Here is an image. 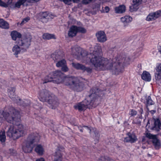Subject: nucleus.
I'll use <instances>...</instances> for the list:
<instances>
[{"instance_id":"473e14b6","label":"nucleus","mask_w":161,"mask_h":161,"mask_svg":"<svg viewBox=\"0 0 161 161\" xmlns=\"http://www.w3.org/2000/svg\"><path fill=\"white\" fill-rule=\"evenodd\" d=\"M146 100L147 103V108L148 110L149 111L148 108V106L153 105L154 104V102L152 100L150 96H148L146 97Z\"/></svg>"},{"instance_id":"864d4df0","label":"nucleus","mask_w":161,"mask_h":161,"mask_svg":"<svg viewBox=\"0 0 161 161\" xmlns=\"http://www.w3.org/2000/svg\"><path fill=\"white\" fill-rule=\"evenodd\" d=\"M139 111L140 112L141 114H142V113H143V110L142 108H140V109L139 110Z\"/></svg>"},{"instance_id":"9b49d317","label":"nucleus","mask_w":161,"mask_h":161,"mask_svg":"<svg viewBox=\"0 0 161 161\" xmlns=\"http://www.w3.org/2000/svg\"><path fill=\"white\" fill-rule=\"evenodd\" d=\"M146 136L150 139L152 140V142L155 148L156 149H159L160 147V142L156 135H153L150 133L147 132L145 134Z\"/></svg>"},{"instance_id":"f257e3e1","label":"nucleus","mask_w":161,"mask_h":161,"mask_svg":"<svg viewBox=\"0 0 161 161\" xmlns=\"http://www.w3.org/2000/svg\"><path fill=\"white\" fill-rule=\"evenodd\" d=\"M92 53L88 54V61L94 65L96 69L99 70H110L115 75L124 70V66L130 60L125 55H117L112 59H108L101 57L102 50L101 46H95Z\"/></svg>"},{"instance_id":"c756f323","label":"nucleus","mask_w":161,"mask_h":161,"mask_svg":"<svg viewBox=\"0 0 161 161\" xmlns=\"http://www.w3.org/2000/svg\"><path fill=\"white\" fill-rule=\"evenodd\" d=\"M11 36L13 40L15 41L17 38H20L21 36V34L16 31H13L11 33Z\"/></svg>"},{"instance_id":"7ed1b4c3","label":"nucleus","mask_w":161,"mask_h":161,"mask_svg":"<svg viewBox=\"0 0 161 161\" xmlns=\"http://www.w3.org/2000/svg\"><path fill=\"white\" fill-rule=\"evenodd\" d=\"M70 80L69 75L63 77V74L60 71L58 70L46 76L43 83L53 81L57 84L63 83L65 85L69 86L70 85Z\"/></svg>"},{"instance_id":"4c0bfd02","label":"nucleus","mask_w":161,"mask_h":161,"mask_svg":"<svg viewBox=\"0 0 161 161\" xmlns=\"http://www.w3.org/2000/svg\"><path fill=\"white\" fill-rule=\"evenodd\" d=\"M98 161H114L113 159L108 157H101L98 160Z\"/></svg>"},{"instance_id":"c85d7f7f","label":"nucleus","mask_w":161,"mask_h":161,"mask_svg":"<svg viewBox=\"0 0 161 161\" xmlns=\"http://www.w3.org/2000/svg\"><path fill=\"white\" fill-rule=\"evenodd\" d=\"M0 28L4 29H8L9 28L8 23L2 19H0Z\"/></svg>"},{"instance_id":"b1692460","label":"nucleus","mask_w":161,"mask_h":161,"mask_svg":"<svg viewBox=\"0 0 161 161\" xmlns=\"http://www.w3.org/2000/svg\"><path fill=\"white\" fill-rule=\"evenodd\" d=\"M13 53L14 55H15L16 57H18V54L22 52L20 47L17 44V45L14 46L12 49Z\"/></svg>"},{"instance_id":"8fccbe9b","label":"nucleus","mask_w":161,"mask_h":161,"mask_svg":"<svg viewBox=\"0 0 161 161\" xmlns=\"http://www.w3.org/2000/svg\"><path fill=\"white\" fill-rule=\"evenodd\" d=\"M36 161H45V160L43 158H41L36 159Z\"/></svg>"},{"instance_id":"49530a36","label":"nucleus","mask_w":161,"mask_h":161,"mask_svg":"<svg viewBox=\"0 0 161 161\" xmlns=\"http://www.w3.org/2000/svg\"><path fill=\"white\" fill-rule=\"evenodd\" d=\"M62 70L64 72H66L68 71V69L66 64H65V65L62 67Z\"/></svg>"},{"instance_id":"6ab92c4d","label":"nucleus","mask_w":161,"mask_h":161,"mask_svg":"<svg viewBox=\"0 0 161 161\" xmlns=\"http://www.w3.org/2000/svg\"><path fill=\"white\" fill-rule=\"evenodd\" d=\"M128 136L125 137L124 140V142H126L134 143L137 140L136 136L134 133H128L127 134Z\"/></svg>"},{"instance_id":"cd10ccee","label":"nucleus","mask_w":161,"mask_h":161,"mask_svg":"<svg viewBox=\"0 0 161 161\" xmlns=\"http://www.w3.org/2000/svg\"><path fill=\"white\" fill-rule=\"evenodd\" d=\"M35 151L39 155H42L43 153L44 150L41 145H38L35 148Z\"/></svg>"},{"instance_id":"37998d69","label":"nucleus","mask_w":161,"mask_h":161,"mask_svg":"<svg viewBox=\"0 0 161 161\" xmlns=\"http://www.w3.org/2000/svg\"><path fill=\"white\" fill-rule=\"evenodd\" d=\"M92 0H82V3L83 4L86 5L91 3Z\"/></svg>"},{"instance_id":"1a4fd4ad","label":"nucleus","mask_w":161,"mask_h":161,"mask_svg":"<svg viewBox=\"0 0 161 161\" xmlns=\"http://www.w3.org/2000/svg\"><path fill=\"white\" fill-rule=\"evenodd\" d=\"M31 40V36L25 37L21 39H19L17 41V44L21 47L22 52L26 50L30 45Z\"/></svg>"},{"instance_id":"6e6d98bb","label":"nucleus","mask_w":161,"mask_h":161,"mask_svg":"<svg viewBox=\"0 0 161 161\" xmlns=\"http://www.w3.org/2000/svg\"><path fill=\"white\" fill-rule=\"evenodd\" d=\"M148 156H149V157H150L151 156V155L150 154H147Z\"/></svg>"},{"instance_id":"4468645a","label":"nucleus","mask_w":161,"mask_h":161,"mask_svg":"<svg viewBox=\"0 0 161 161\" xmlns=\"http://www.w3.org/2000/svg\"><path fill=\"white\" fill-rule=\"evenodd\" d=\"M86 31V30L83 27L72 26H71V37L75 36L77 32L85 33Z\"/></svg>"},{"instance_id":"72a5a7b5","label":"nucleus","mask_w":161,"mask_h":161,"mask_svg":"<svg viewBox=\"0 0 161 161\" xmlns=\"http://www.w3.org/2000/svg\"><path fill=\"white\" fill-rule=\"evenodd\" d=\"M6 139V136L5 131L4 130L1 131L0 132V141L1 142L4 143Z\"/></svg>"},{"instance_id":"7c9ffc66","label":"nucleus","mask_w":161,"mask_h":161,"mask_svg":"<svg viewBox=\"0 0 161 161\" xmlns=\"http://www.w3.org/2000/svg\"><path fill=\"white\" fill-rule=\"evenodd\" d=\"M115 12L117 13L121 14L124 12L125 10V6L123 5H121L119 7H116L115 8Z\"/></svg>"},{"instance_id":"3c124183","label":"nucleus","mask_w":161,"mask_h":161,"mask_svg":"<svg viewBox=\"0 0 161 161\" xmlns=\"http://www.w3.org/2000/svg\"><path fill=\"white\" fill-rule=\"evenodd\" d=\"M150 113L151 114H154V113H155L156 111L155 110H151V111H149Z\"/></svg>"},{"instance_id":"ddd939ff","label":"nucleus","mask_w":161,"mask_h":161,"mask_svg":"<svg viewBox=\"0 0 161 161\" xmlns=\"http://www.w3.org/2000/svg\"><path fill=\"white\" fill-rule=\"evenodd\" d=\"M64 151V148L63 147L59 146L58 147L53 155V161H63L61 152H63Z\"/></svg>"},{"instance_id":"4d7b16f0","label":"nucleus","mask_w":161,"mask_h":161,"mask_svg":"<svg viewBox=\"0 0 161 161\" xmlns=\"http://www.w3.org/2000/svg\"><path fill=\"white\" fill-rule=\"evenodd\" d=\"M104 1H106V0H103Z\"/></svg>"},{"instance_id":"c9c22d12","label":"nucleus","mask_w":161,"mask_h":161,"mask_svg":"<svg viewBox=\"0 0 161 161\" xmlns=\"http://www.w3.org/2000/svg\"><path fill=\"white\" fill-rule=\"evenodd\" d=\"M66 64V62L65 60L63 59L58 61L56 64V66L58 67H62Z\"/></svg>"},{"instance_id":"58836bf2","label":"nucleus","mask_w":161,"mask_h":161,"mask_svg":"<svg viewBox=\"0 0 161 161\" xmlns=\"http://www.w3.org/2000/svg\"><path fill=\"white\" fill-rule=\"evenodd\" d=\"M82 70L84 71H86L88 73H90L92 72V69L89 67H86L84 66V68L82 69Z\"/></svg>"},{"instance_id":"603ef678","label":"nucleus","mask_w":161,"mask_h":161,"mask_svg":"<svg viewBox=\"0 0 161 161\" xmlns=\"http://www.w3.org/2000/svg\"><path fill=\"white\" fill-rule=\"evenodd\" d=\"M74 3H78L80 1V0H72Z\"/></svg>"},{"instance_id":"f03ea898","label":"nucleus","mask_w":161,"mask_h":161,"mask_svg":"<svg viewBox=\"0 0 161 161\" xmlns=\"http://www.w3.org/2000/svg\"><path fill=\"white\" fill-rule=\"evenodd\" d=\"M91 94L85 100L74 106L75 109L81 111L85 110L86 108H91L95 107L98 104V101L99 96L98 93L99 89L93 87L90 91Z\"/></svg>"},{"instance_id":"6e6552de","label":"nucleus","mask_w":161,"mask_h":161,"mask_svg":"<svg viewBox=\"0 0 161 161\" xmlns=\"http://www.w3.org/2000/svg\"><path fill=\"white\" fill-rule=\"evenodd\" d=\"M72 54L77 59L87 61H88L86 52L80 47H75L72 49ZM72 54V53H71Z\"/></svg>"},{"instance_id":"20e7f679","label":"nucleus","mask_w":161,"mask_h":161,"mask_svg":"<svg viewBox=\"0 0 161 161\" xmlns=\"http://www.w3.org/2000/svg\"><path fill=\"white\" fill-rule=\"evenodd\" d=\"M0 114L7 122L12 124L16 125L20 120L19 112L13 107L10 108L8 110L0 111Z\"/></svg>"},{"instance_id":"a211bd4d","label":"nucleus","mask_w":161,"mask_h":161,"mask_svg":"<svg viewBox=\"0 0 161 161\" xmlns=\"http://www.w3.org/2000/svg\"><path fill=\"white\" fill-rule=\"evenodd\" d=\"M142 0H132L131 5L130 7V10L131 12L136 11L139 6L141 4Z\"/></svg>"},{"instance_id":"2eb2a0df","label":"nucleus","mask_w":161,"mask_h":161,"mask_svg":"<svg viewBox=\"0 0 161 161\" xmlns=\"http://www.w3.org/2000/svg\"><path fill=\"white\" fill-rule=\"evenodd\" d=\"M155 79L156 83L160 85L161 84V65L157 66L155 69Z\"/></svg>"},{"instance_id":"79ce46f5","label":"nucleus","mask_w":161,"mask_h":161,"mask_svg":"<svg viewBox=\"0 0 161 161\" xmlns=\"http://www.w3.org/2000/svg\"><path fill=\"white\" fill-rule=\"evenodd\" d=\"M52 57H53V59L55 61H57L58 60V59L60 58V56L58 55L53 54L52 55Z\"/></svg>"},{"instance_id":"39448f33","label":"nucleus","mask_w":161,"mask_h":161,"mask_svg":"<svg viewBox=\"0 0 161 161\" xmlns=\"http://www.w3.org/2000/svg\"><path fill=\"white\" fill-rule=\"evenodd\" d=\"M40 136L37 133H33L30 134L24 142L22 149L25 153H31L36 145V142H38Z\"/></svg>"},{"instance_id":"a19ab883","label":"nucleus","mask_w":161,"mask_h":161,"mask_svg":"<svg viewBox=\"0 0 161 161\" xmlns=\"http://www.w3.org/2000/svg\"><path fill=\"white\" fill-rule=\"evenodd\" d=\"M10 155H14L16 154V151L13 149H10L8 152Z\"/></svg>"},{"instance_id":"f8f14e48","label":"nucleus","mask_w":161,"mask_h":161,"mask_svg":"<svg viewBox=\"0 0 161 161\" xmlns=\"http://www.w3.org/2000/svg\"><path fill=\"white\" fill-rule=\"evenodd\" d=\"M39 18L43 23H46L49 20L53 18V15L47 12H43L39 14Z\"/></svg>"},{"instance_id":"a878e982","label":"nucleus","mask_w":161,"mask_h":161,"mask_svg":"<svg viewBox=\"0 0 161 161\" xmlns=\"http://www.w3.org/2000/svg\"><path fill=\"white\" fill-rule=\"evenodd\" d=\"M142 79L146 81H149L151 80V76L149 73L146 71H144L142 75Z\"/></svg>"},{"instance_id":"de8ad7c7","label":"nucleus","mask_w":161,"mask_h":161,"mask_svg":"<svg viewBox=\"0 0 161 161\" xmlns=\"http://www.w3.org/2000/svg\"><path fill=\"white\" fill-rule=\"evenodd\" d=\"M68 28L69 29V31H68V35H65V37L66 38H67L68 37V36L70 37V27H69V22H68Z\"/></svg>"},{"instance_id":"393cba45","label":"nucleus","mask_w":161,"mask_h":161,"mask_svg":"<svg viewBox=\"0 0 161 161\" xmlns=\"http://www.w3.org/2000/svg\"><path fill=\"white\" fill-rule=\"evenodd\" d=\"M132 18L130 16L126 15L121 18V21L123 23L125 26L128 23L132 21Z\"/></svg>"},{"instance_id":"f3484780","label":"nucleus","mask_w":161,"mask_h":161,"mask_svg":"<svg viewBox=\"0 0 161 161\" xmlns=\"http://www.w3.org/2000/svg\"><path fill=\"white\" fill-rule=\"evenodd\" d=\"M97 40L100 42H104L107 40L105 32L103 31L97 32L96 34Z\"/></svg>"},{"instance_id":"2f4dec72","label":"nucleus","mask_w":161,"mask_h":161,"mask_svg":"<svg viewBox=\"0 0 161 161\" xmlns=\"http://www.w3.org/2000/svg\"><path fill=\"white\" fill-rule=\"evenodd\" d=\"M43 39H56V38L53 34H51L49 33H45L42 36Z\"/></svg>"},{"instance_id":"412c9836","label":"nucleus","mask_w":161,"mask_h":161,"mask_svg":"<svg viewBox=\"0 0 161 161\" xmlns=\"http://www.w3.org/2000/svg\"><path fill=\"white\" fill-rule=\"evenodd\" d=\"M40 0H19L15 3L14 7H15L19 8L20 7L21 5H23L26 1L29 3H33L37 2Z\"/></svg>"},{"instance_id":"c03bdc74","label":"nucleus","mask_w":161,"mask_h":161,"mask_svg":"<svg viewBox=\"0 0 161 161\" xmlns=\"http://www.w3.org/2000/svg\"><path fill=\"white\" fill-rule=\"evenodd\" d=\"M137 114V112L133 110V109H131L130 110V115H131V116H134L135 115H136Z\"/></svg>"},{"instance_id":"e433bc0d","label":"nucleus","mask_w":161,"mask_h":161,"mask_svg":"<svg viewBox=\"0 0 161 161\" xmlns=\"http://www.w3.org/2000/svg\"><path fill=\"white\" fill-rule=\"evenodd\" d=\"M92 132H93L95 134V139L98 141L100 136L99 132L96 128H93L92 129Z\"/></svg>"},{"instance_id":"ea45409f","label":"nucleus","mask_w":161,"mask_h":161,"mask_svg":"<svg viewBox=\"0 0 161 161\" xmlns=\"http://www.w3.org/2000/svg\"><path fill=\"white\" fill-rule=\"evenodd\" d=\"M0 6L4 8H7L8 7V4L1 0H0Z\"/></svg>"},{"instance_id":"09e8293b","label":"nucleus","mask_w":161,"mask_h":161,"mask_svg":"<svg viewBox=\"0 0 161 161\" xmlns=\"http://www.w3.org/2000/svg\"><path fill=\"white\" fill-rule=\"evenodd\" d=\"M109 10V7L106 6L104 8V12L106 13H108Z\"/></svg>"},{"instance_id":"9d476101","label":"nucleus","mask_w":161,"mask_h":161,"mask_svg":"<svg viewBox=\"0 0 161 161\" xmlns=\"http://www.w3.org/2000/svg\"><path fill=\"white\" fill-rule=\"evenodd\" d=\"M84 81H80L76 78L71 76V88L75 91H81L84 86Z\"/></svg>"},{"instance_id":"bb28decb","label":"nucleus","mask_w":161,"mask_h":161,"mask_svg":"<svg viewBox=\"0 0 161 161\" xmlns=\"http://www.w3.org/2000/svg\"><path fill=\"white\" fill-rule=\"evenodd\" d=\"M16 103L18 105L25 106L30 105L31 102L29 100H25L24 101H22L19 98L18 99H17Z\"/></svg>"},{"instance_id":"5701e85b","label":"nucleus","mask_w":161,"mask_h":161,"mask_svg":"<svg viewBox=\"0 0 161 161\" xmlns=\"http://www.w3.org/2000/svg\"><path fill=\"white\" fill-rule=\"evenodd\" d=\"M93 128L88 127L84 125L83 127H78L79 129L82 132L85 133H90V134L92 132V129Z\"/></svg>"},{"instance_id":"423d86ee","label":"nucleus","mask_w":161,"mask_h":161,"mask_svg":"<svg viewBox=\"0 0 161 161\" xmlns=\"http://www.w3.org/2000/svg\"><path fill=\"white\" fill-rule=\"evenodd\" d=\"M8 127L7 131L6 132L7 135L10 138L13 140H16L23 136L25 133L24 126L22 125L14 126L10 125L9 126H6L5 129L6 130Z\"/></svg>"},{"instance_id":"aec40b11","label":"nucleus","mask_w":161,"mask_h":161,"mask_svg":"<svg viewBox=\"0 0 161 161\" xmlns=\"http://www.w3.org/2000/svg\"><path fill=\"white\" fill-rule=\"evenodd\" d=\"M15 89L14 87H11L8 90V95L10 98L13 101L16 103L17 99H18V97L15 95Z\"/></svg>"},{"instance_id":"dca6fc26","label":"nucleus","mask_w":161,"mask_h":161,"mask_svg":"<svg viewBox=\"0 0 161 161\" xmlns=\"http://www.w3.org/2000/svg\"><path fill=\"white\" fill-rule=\"evenodd\" d=\"M161 15V12L160 10L151 13L148 15L146 18V20L148 21L154 20L159 17Z\"/></svg>"},{"instance_id":"5fc2aeb1","label":"nucleus","mask_w":161,"mask_h":161,"mask_svg":"<svg viewBox=\"0 0 161 161\" xmlns=\"http://www.w3.org/2000/svg\"><path fill=\"white\" fill-rule=\"evenodd\" d=\"M145 137H143L142 138V141L143 142L145 141Z\"/></svg>"},{"instance_id":"0eeeda50","label":"nucleus","mask_w":161,"mask_h":161,"mask_svg":"<svg viewBox=\"0 0 161 161\" xmlns=\"http://www.w3.org/2000/svg\"><path fill=\"white\" fill-rule=\"evenodd\" d=\"M39 98L42 102L47 100L49 104L48 106L52 109H55L58 105L57 98L53 94L50 95L48 91L46 90H43L40 92Z\"/></svg>"},{"instance_id":"f704fd0d","label":"nucleus","mask_w":161,"mask_h":161,"mask_svg":"<svg viewBox=\"0 0 161 161\" xmlns=\"http://www.w3.org/2000/svg\"><path fill=\"white\" fill-rule=\"evenodd\" d=\"M72 65L74 67L77 69L82 70L84 68V65L78 63H72Z\"/></svg>"},{"instance_id":"4be33fe9","label":"nucleus","mask_w":161,"mask_h":161,"mask_svg":"<svg viewBox=\"0 0 161 161\" xmlns=\"http://www.w3.org/2000/svg\"><path fill=\"white\" fill-rule=\"evenodd\" d=\"M151 129L157 131H158L161 129V123L158 119H154V125Z\"/></svg>"},{"instance_id":"a18cd8bd","label":"nucleus","mask_w":161,"mask_h":161,"mask_svg":"<svg viewBox=\"0 0 161 161\" xmlns=\"http://www.w3.org/2000/svg\"><path fill=\"white\" fill-rule=\"evenodd\" d=\"M30 20V18L29 17H27L24 18L22 21L21 24L22 25L24 24V23L27 22L29 20Z\"/></svg>"}]
</instances>
